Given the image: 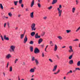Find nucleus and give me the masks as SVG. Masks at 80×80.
<instances>
[{"mask_svg": "<svg viewBox=\"0 0 80 80\" xmlns=\"http://www.w3.org/2000/svg\"><path fill=\"white\" fill-rule=\"evenodd\" d=\"M30 51L31 52H32L33 51V47L32 46H31L30 47Z\"/></svg>", "mask_w": 80, "mask_h": 80, "instance_id": "obj_17", "label": "nucleus"}, {"mask_svg": "<svg viewBox=\"0 0 80 80\" xmlns=\"http://www.w3.org/2000/svg\"><path fill=\"white\" fill-rule=\"evenodd\" d=\"M35 4V1L34 0H32L31 2V7H33V6Z\"/></svg>", "mask_w": 80, "mask_h": 80, "instance_id": "obj_8", "label": "nucleus"}, {"mask_svg": "<svg viewBox=\"0 0 80 80\" xmlns=\"http://www.w3.org/2000/svg\"><path fill=\"white\" fill-rule=\"evenodd\" d=\"M57 65H55L53 68V69L52 70V72H55L57 70Z\"/></svg>", "mask_w": 80, "mask_h": 80, "instance_id": "obj_9", "label": "nucleus"}, {"mask_svg": "<svg viewBox=\"0 0 80 80\" xmlns=\"http://www.w3.org/2000/svg\"><path fill=\"white\" fill-rule=\"evenodd\" d=\"M45 32H43L41 34V36H44V35H45Z\"/></svg>", "mask_w": 80, "mask_h": 80, "instance_id": "obj_34", "label": "nucleus"}, {"mask_svg": "<svg viewBox=\"0 0 80 80\" xmlns=\"http://www.w3.org/2000/svg\"><path fill=\"white\" fill-rule=\"evenodd\" d=\"M76 3H78L79 2H78V0H76Z\"/></svg>", "mask_w": 80, "mask_h": 80, "instance_id": "obj_56", "label": "nucleus"}, {"mask_svg": "<svg viewBox=\"0 0 80 80\" xmlns=\"http://www.w3.org/2000/svg\"><path fill=\"white\" fill-rule=\"evenodd\" d=\"M7 24H8V28H10V23H9V22H8L7 23Z\"/></svg>", "mask_w": 80, "mask_h": 80, "instance_id": "obj_35", "label": "nucleus"}, {"mask_svg": "<svg viewBox=\"0 0 80 80\" xmlns=\"http://www.w3.org/2000/svg\"><path fill=\"white\" fill-rule=\"evenodd\" d=\"M69 63L70 65L73 64V60H70L69 62Z\"/></svg>", "mask_w": 80, "mask_h": 80, "instance_id": "obj_18", "label": "nucleus"}, {"mask_svg": "<svg viewBox=\"0 0 80 80\" xmlns=\"http://www.w3.org/2000/svg\"><path fill=\"white\" fill-rule=\"evenodd\" d=\"M9 72H12V67L10 66L9 68Z\"/></svg>", "mask_w": 80, "mask_h": 80, "instance_id": "obj_29", "label": "nucleus"}, {"mask_svg": "<svg viewBox=\"0 0 80 80\" xmlns=\"http://www.w3.org/2000/svg\"><path fill=\"white\" fill-rule=\"evenodd\" d=\"M28 40V38H27V36H25L24 39V43H26V42H27Z\"/></svg>", "mask_w": 80, "mask_h": 80, "instance_id": "obj_7", "label": "nucleus"}, {"mask_svg": "<svg viewBox=\"0 0 80 80\" xmlns=\"http://www.w3.org/2000/svg\"><path fill=\"white\" fill-rule=\"evenodd\" d=\"M77 65L78 67H79L80 66V61H79L77 62Z\"/></svg>", "mask_w": 80, "mask_h": 80, "instance_id": "obj_26", "label": "nucleus"}, {"mask_svg": "<svg viewBox=\"0 0 80 80\" xmlns=\"http://www.w3.org/2000/svg\"><path fill=\"white\" fill-rule=\"evenodd\" d=\"M6 25H7V23H5L4 24V28H5Z\"/></svg>", "mask_w": 80, "mask_h": 80, "instance_id": "obj_49", "label": "nucleus"}, {"mask_svg": "<svg viewBox=\"0 0 80 80\" xmlns=\"http://www.w3.org/2000/svg\"><path fill=\"white\" fill-rule=\"evenodd\" d=\"M34 52L35 54H37V53H40V50L38 49V48H36L34 49Z\"/></svg>", "mask_w": 80, "mask_h": 80, "instance_id": "obj_6", "label": "nucleus"}, {"mask_svg": "<svg viewBox=\"0 0 80 80\" xmlns=\"http://www.w3.org/2000/svg\"><path fill=\"white\" fill-rule=\"evenodd\" d=\"M57 38H58V39H59L60 40H62V39H63V38L61 36H58L57 37Z\"/></svg>", "mask_w": 80, "mask_h": 80, "instance_id": "obj_19", "label": "nucleus"}, {"mask_svg": "<svg viewBox=\"0 0 80 80\" xmlns=\"http://www.w3.org/2000/svg\"><path fill=\"white\" fill-rule=\"evenodd\" d=\"M47 18V16L44 17L43 18V19H44V20H46Z\"/></svg>", "mask_w": 80, "mask_h": 80, "instance_id": "obj_45", "label": "nucleus"}, {"mask_svg": "<svg viewBox=\"0 0 80 80\" xmlns=\"http://www.w3.org/2000/svg\"><path fill=\"white\" fill-rule=\"evenodd\" d=\"M43 42V39L41 38L39 39L38 41V44H40Z\"/></svg>", "mask_w": 80, "mask_h": 80, "instance_id": "obj_11", "label": "nucleus"}, {"mask_svg": "<svg viewBox=\"0 0 80 80\" xmlns=\"http://www.w3.org/2000/svg\"><path fill=\"white\" fill-rule=\"evenodd\" d=\"M4 40H7L8 41V40H9V38L7 37L6 35H4Z\"/></svg>", "mask_w": 80, "mask_h": 80, "instance_id": "obj_10", "label": "nucleus"}, {"mask_svg": "<svg viewBox=\"0 0 80 80\" xmlns=\"http://www.w3.org/2000/svg\"><path fill=\"white\" fill-rule=\"evenodd\" d=\"M0 6L1 8L2 9V10H3V5L2 4H0Z\"/></svg>", "mask_w": 80, "mask_h": 80, "instance_id": "obj_27", "label": "nucleus"}, {"mask_svg": "<svg viewBox=\"0 0 80 80\" xmlns=\"http://www.w3.org/2000/svg\"><path fill=\"white\" fill-rule=\"evenodd\" d=\"M69 48L70 49V50H72V46H70L69 47Z\"/></svg>", "mask_w": 80, "mask_h": 80, "instance_id": "obj_48", "label": "nucleus"}, {"mask_svg": "<svg viewBox=\"0 0 80 80\" xmlns=\"http://www.w3.org/2000/svg\"><path fill=\"white\" fill-rule=\"evenodd\" d=\"M3 64V63H4V61H2L1 62Z\"/></svg>", "mask_w": 80, "mask_h": 80, "instance_id": "obj_61", "label": "nucleus"}, {"mask_svg": "<svg viewBox=\"0 0 80 80\" xmlns=\"http://www.w3.org/2000/svg\"><path fill=\"white\" fill-rule=\"evenodd\" d=\"M18 1H14V3L15 5L16 6H17V3H18Z\"/></svg>", "mask_w": 80, "mask_h": 80, "instance_id": "obj_23", "label": "nucleus"}, {"mask_svg": "<svg viewBox=\"0 0 80 80\" xmlns=\"http://www.w3.org/2000/svg\"><path fill=\"white\" fill-rule=\"evenodd\" d=\"M31 35L32 37H33L35 35V37L36 38H40L41 37L40 36H38V33H37L35 34V32H32Z\"/></svg>", "mask_w": 80, "mask_h": 80, "instance_id": "obj_1", "label": "nucleus"}, {"mask_svg": "<svg viewBox=\"0 0 80 80\" xmlns=\"http://www.w3.org/2000/svg\"><path fill=\"white\" fill-rule=\"evenodd\" d=\"M9 65V62H8L7 63V66H6V68H7L8 67V65Z\"/></svg>", "mask_w": 80, "mask_h": 80, "instance_id": "obj_50", "label": "nucleus"}, {"mask_svg": "<svg viewBox=\"0 0 80 80\" xmlns=\"http://www.w3.org/2000/svg\"><path fill=\"white\" fill-rule=\"evenodd\" d=\"M65 47H66V46H64L62 47V48H65Z\"/></svg>", "mask_w": 80, "mask_h": 80, "instance_id": "obj_58", "label": "nucleus"}, {"mask_svg": "<svg viewBox=\"0 0 80 80\" xmlns=\"http://www.w3.org/2000/svg\"><path fill=\"white\" fill-rule=\"evenodd\" d=\"M9 65V62H8L7 63V66H6V68H7L8 67V65Z\"/></svg>", "mask_w": 80, "mask_h": 80, "instance_id": "obj_51", "label": "nucleus"}, {"mask_svg": "<svg viewBox=\"0 0 80 80\" xmlns=\"http://www.w3.org/2000/svg\"><path fill=\"white\" fill-rule=\"evenodd\" d=\"M1 38L2 40V41H4V39H3V37L2 35H1Z\"/></svg>", "mask_w": 80, "mask_h": 80, "instance_id": "obj_40", "label": "nucleus"}, {"mask_svg": "<svg viewBox=\"0 0 80 80\" xmlns=\"http://www.w3.org/2000/svg\"><path fill=\"white\" fill-rule=\"evenodd\" d=\"M45 51L47 52V48H45Z\"/></svg>", "mask_w": 80, "mask_h": 80, "instance_id": "obj_63", "label": "nucleus"}, {"mask_svg": "<svg viewBox=\"0 0 80 80\" xmlns=\"http://www.w3.org/2000/svg\"><path fill=\"white\" fill-rule=\"evenodd\" d=\"M72 73V70H71L67 73V75H68L69 73Z\"/></svg>", "mask_w": 80, "mask_h": 80, "instance_id": "obj_25", "label": "nucleus"}, {"mask_svg": "<svg viewBox=\"0 0 80 80\" xmlns=\"http://www.w3.org/2000/svg\"><path fill=\"white\" fill-rule=\"evenodd\" d=\"M63 79L64 80H66V77H64L63 78Z\"/></svg>", "mask_w": 80, "mask_h": 80, "instance_id": "obj_62", "label": "nucleus"}, {"mask_svg": "<svg viewBox=\"0 0 80 80\" xmlns=\"http://www.w3.org/2000/svg\"><path fill=\"white\" fill-rule=\"evenodd\" d=\"M31 28H32V31H35L36 30V28H35V24L33 23L31 25Z\"/></svg>", "mask_w": 80, "mask_h": 80, "instance_id": "obj_5", "label": "nucleus"}, {"mask_svg": "<svg viewBox=\"0 0 80 80\" xmlns=\"http://www.w3.org/2000/svg\"><path fill=\"white\" fill-rule=\"evenodd\" d=\"M79 40L78 39H74V40H73V42H77V41H78Z\"/></svg>", "mask_w": 80, "mask_h": 80, "instance_id": "obj_36", "label": "nucleus"}, {"mask_svg": "<svg viewBox=\"0 0 80 80\" xmlns=\"http://www.w3.org/2000/svg\"><path fill=\"white\" fill-rule=\"evenodd\" d=\"M76 70H73V72L74 73H75V72H76Z\"/></svg>", "mask_w": 80, "mask_h": 80, "instance_id": "obj_60", "label": "nucleus"}, {"mask_svg": "<svg viewBox=\"0 0 80 80\" xmlns=\"http://www.w3.org/2000/svg\"><path fill=\"white\" fill-rule=\"evenodd\" d=\"M80 27H79L78 29L76 30V32H78V31H79V30H80Z\"/></svg>", "mask_w": 80, "mask_h": 80, "instance_id": "obj_38", "label": "nucleus"}, {"mask_svg": "<svg viewBox=\"0 0 80 80\" xmlns=\"http://www.w3.org/2000/svg\"><path fill=\"white\" fill-rule=\"evenodd\" d=\"M2 73L3 74L4 77H5V73L4 72H2Z\"/></svg>", "mask_w": 80, "mask_h": 80, "instance_id": "obj_55", "label": "nucleus"}, {"mask_svg": "<svg viewBox=\"0 0 80 80\" xmlns=\"http://www.w3.org/2000/svg\"><path fill=\"white\" fill-rule=\"evenodd\" d=\"M75 8H73L72 9V13H74L75 12Z\"/></svg>", "mask_w": 80, "mask_h": 80, "instance_id": "obj_24", "label": "nucleus"}, {"mask_svg": "<svg viewBox=\"0 0 80 80\" xmlns=\"http://www.w3.org/2000/svg\"><path fill=\"white\" fill-rule=\"evenodd\" d=\"M79 48H80V43H79Z\"/></svg>", "mask_w": 80, "mask_h": 80, "instance_id": "obj_64", "label": "nucleus"}, {"mask_svg": "<svg viewBox=\"0 0 80 80\" xmlns=\"http://www.w3.org/2000/svg\"><path fill=\"white\" fill-rule=\"evenodd\" d=\"M58 0H53L52 2V5H54V4H55V3L57 2Z\"/></svg>", "mask_w": 80, "mask_h": 80, "instance_id": "obj_13", "label": "nucleus"}, {"mask_svg": "<svg viewBox=\"0 0 80 80\" xmlns=\"http://www.w3.org/2000/svg\"><path fill=\"white\" fill-rule=\"evenodd\" d=\"M33 41H31L29 42V44H31V45H33Z\"/></svg>", "mask_w": 80, "mask_h": 80, "instance_id": "obj_33", "label": "nucleus"}, {"mask_svg": "<svg viewBox=\"0 0 80 80\" xmlns=\"http://www.w3.org/2000/svg\"><path fill=\"white\" fill-rule=\"evenodd\" d=\"M59 9H61V8H62V5H59Z\"/></svg>", "mask_w": 80, "mask_h": 80, "instance_id": "obj_46", "label": "nucleus"}, {"mask_svg": "<svg viewBox=\"0 0 80 80\" xmlns=\"http://www.w3.org/2000/svg\"><path fill=\"white\" fill-rule=\"evenodd\" d=\"M54 74L55 75H57V74H58V73L56 72H54Z\"/></svg>", "mask_w": 80, "mask_h": 80, "instance_id": "obj_59", "label": "nucleus"}, {"mask_svg": "<svg viewBox=\"0 0 80 80\" xmlns=\"http://www.w3.org/2000/svg\"><path fill=\"white\" fill-rule=\"evenodd\" d=\"M32 61H35L36 65H38L39 64V62H38V60L36 59H35V57H32Z\"/></svg>", "mask_w": 80, "mask_h": 80, "instance_id": "obj_3", "label": "nucleus"}, {"mask_svg": "<svg viewBox=\"0 0 80 80\" xmlns=\"http://www.w3.org/2000/svg\"><path fill=\"white\" fill-rule=\"evenodd\" d=\"M60 69H58V71L57 72V73H59L60 72Z\"/></svg>", "mask_w": 80, "mask_h": 80, "instance_id": "obj_52", "label": "nucleus"}, {"mask_svg": "<svg viewBox=\"0 0 80 80\" xmlns=\"http://www.w3.org/2000/svg\"><path fill=\"white\" fill-rule=\"evenodd\" d=\"M73 52V49H72V50L71 49L69 50V52L70 53H71V52Z\"/></svg>", "mask_w": 80, "mask_h": 80, "instance_id": "obj_37", "label": "nucleus"}, {"mask_svg": "<svg viewBox=\"0 0 80 80\" xmlns=\"http://www.w3.org/2000/svg\"><path fill=\"white\" fill-rule=\"evenodd\" d=\"M33 12H32L30 14V17L32 18H33L34 17V16H33Z\"/></svg>", "mask_w": 80, "mask_h": 80, "instance_id": "obj_14", "label": "nucleus"}, {"mask_svg": "<svg viewBox=\"0 0 80 80\" xmlns=\"http://www.w3.org/2000/svg\"><path fill=\"white\" fill-rule=\"evenodd\" d=\"M56 56L57 57L58 59H60V57H59V56L58 55H56Z\"/></svg>", "mask_w": 80, "mask_h": 80, "instance_id": "obj_42", "label": "nucleus"}, {"mask_svg": "<svg viewBox=\"0 0 80 80\" xmlns=\"http://www.w3.org/2000/svg\"><path fill=\"white\" fill-rule=\"evenodd\" d=\"M50 46L51 47H52L53 46V42H52V41H50L49 43Z\"/></svg>", "mask_w": 80, "mask_h": 80, "instance_id": "obj_21", "label": "nucleus"}, {"mask_svg": "<svg viewBox=\"0 0 80 80\" xmlns=\"http://www.w3.org/2000/svg\"><path fill=\"white\" fill-rule=\"evenodd\" d=\"M6 58L7 59H9L10 58H11V55L10 54H8L6 56Z\"/></svg>", "mask_w": 80, "mask_h": 80, "instance_id": "obj_12", "label": "nucleus"}, {"mask_svg": "<svg viewBox=\"0 0 80 80\" xmlns=\"http://www.w3.org/2000/svg\"><path fill=\"white\" fill-rule=\"evenodd\" d=\"M66 32L67 33H69L70 32H71V30H66Z\"/></svg>", "mask_w": 80, "mask_h": 80, "instance_id": "obj_30", "label": "nucleus"}, {"mask_svg": "<svg viewBox=\"0 0 80 80\" xmlns=\"http://www.w3.org/2000/svg\"><path fill=\"white\" fill-rule=\"evenodd\" d=\"M15 46H11L10 47V49H9V51L10 52H15Z\"/></svg>", "mask_w": 80, "mask_h": 80, "instance_id": "obj_2", "label": "nucleus"}, {"mask_svg": "<svg viewBox=\"0 0 80 80\" xmlns=\"http://www.w3.org/2000/svg\"><path fill=\"white\" fill-rule=\"evenodd\" d=\"M44 56H45V55H44V53H42V57H44Z\"/></svg>", "mask_w": 80, "mask_h": 80, "instance_id": "obj_53", "label": "nucleus"}, {"mask_svg": "<svg viewBox=\"0 0 80 80\" xmlns=\"http://www.w3.org/2000/svg\"><path fill=\"white\" fill-rule=\"evenodd\" d=\"M48 8L49 10H51V8H52V6H51L50 7Z\"/></svg>", "mask_w": 80, "mask_h": 80, "instance_id": "obj_39", "label": "nucleus"}, {"mask_svg": "<svg viewBox=\"0 0 80 80\" xmlns=\"http://www.w3.org/2000/svg\"><path fill=\"white\" fill-rule=\"evenodd\" d=\"M37 5L38 7H39V8H41V7H42V6H41V4H40V3H38Z\"/></svg>", "mask_w": 80, "mask_h": 80, "instance_id": "obj_20", "label": "nucleus"}, {"mask_svg": "<svg viewBox=\"0 0 80 80\" xmlns=\"http://www.w3.org/2000/svg\"><path fill=\"white\" fill-rule=\"evenodd\" d=\"M24 35H25L24 34H21V39H23V38Z\"/></svg>", "mask_w": 80, "mask_h": 80, "instance_id": "obj_22", "label": "nucleus"}, {"mask_svg": "<svg viewBox=\"0 0 80 80\" xmlns=\"http://www.w3.org/2000/svg\"><path fill=\"white\" fill-rule=\"evenodd\" d=\"M57 48H57V45L55 44V45L54 51L56 52V51L57 50Z\"/></svg>", "mask_w": 80, "mask_h": 80, "instance_id": "obj_16", "label": "nucleus"}, {"mask_svg": "<svg viewBox=\"0 0 80 80\" xmlns=\"http://www.w3.org/2000/svg\"><path fill=\"white\" fill-rule=\"evenodd\" d=\"M21 7H22V8H23V4H21Z\"/></svg>", "mask_w": 80, "mask_h": 80, "instance_id": "obj_54", "label": "nucleus"}, {"mask_svg": "<svg viewBox=\"0 0 80 80\" xmlns=\"http://www.w3.org/2000/svg\"><path fill=\"white\" fill-rule=\"evenodd\" d=\"M8 15L9 16V17H11L12 16V14L11 12H9L8 13Z\"/></svg>", "mask_w": 80, "mask_h": 80, "instance_id": "obj_28", "label": "nucleus"}, {"mask_svg": "<svg viewBox=\"0 0 80 80\" xmlns=\"http://www.w3.org/2000/svg\"><path fill=\"white\" fill-rule=\"evenodd\" d=\"M23 0H19L18 1L19 4H22Z\"/></svg>", "mask_w": 80, "mask_h": 80, "instance_id": "obj_31", "label": "nucleus"}, {"mask_svg": "<svg viewBox=\"0 0 80 80\" xmlns=\"http://www.w3.org/2000/svg\"><path fill=\"white\" fill-rule=\"evenodd\" d=\"M72 57H73V55H71V56H69V60H71L72 58Z\"/></svg>", "mask_w": 80, "mask_h": 80, "instance_id": "obj_32", "label": "nucleus"}, {"mask_svg": "<svg viewBox=\"0 0 80 80\" xmlns=\"http://www.w3.org/2000/svg\"><path fill=\"white\" fill-rule=\"evenodd\" d=\"M57 10L58 11V14L59 17H61V15H62V9H60L59 8H57Z\"/></svg>", "mask_w": 80, "mask_h": 80, "instance_id": "obj_4", "label": "nucleus"}, {"mask_svg": "<svg viewBox=\"0 0 80 80\" xmlns=\"http://www.w3.org/2000/svg\"><path fill=\"white\" fill-rule=\"evenodd\" d=\"M18 59H16L14 61V63H16L18 61Z\"/></svg>", "mask_w": 80, "mask_h": 80, "instance_id": "obj_41", "label": "nucleus"}, {"mask_svg": "<svg viewBox=\"0 0 80 80\" xmlns=\"http://www.w3.org/2000/svg\"><path fill=\"white\" fill-rule=\"evenodd\" d=\"M49 62H53V61H52V59H49Z\"/></svg>", "mask_w": 80, "mask_h": 80, "instance_id": "obj_44", "label": "nucleus"}, {"mask_svg": "<svg viewBox=\"0 0 80 80\" xmlns=\"http://www.w3.org/2000/svg\"><path fill=\"white\" fill-rule=\"evenodd\" d=\"M75 70H80V68H76Z\"/></svg>", "mask_w": 80, "mask_h": 80, "instance_id": "obj_43", "label": "nucleus"}, {"mask_svg": "<svg viewBox=\"0 0 80 80\" xmlns=\"http://www.w3.org/2000/svg\"><path fill=\"white\" fill-rule=\"evenodd\" d=\"M30 72L31 73H34V72H35V70L34 69L31 68L30 70Z\"/></svg>", "mask_w": 80, "mask_h": 80, "instance_id": "obj_15", "label": "nucleus"}, {"mask_svg": "<svg viewBox=\"0 0 80 80\" xmlns=\"http://www.w3.org/2000/svg\"><path fill=\"white\" fill-rule=\"evenodd\" d=\"M44 46V45H43V44L41 45V46L42 47V48H43V47Z\"/></svg>", "mask_w": 80, "mask_h": 80, "instance_id": "obj_57", "label": "nucleus"}, {"mask_svg": "<svg viewBox=\"0 0 80 80\" xmlns=\"http://www.w3.org/2000/svg\"><path fill=\"white\" fill-rule=\"evenodd\" d=\"M25 10L26 12H28V11H29V9H28V8H26Z\"/></svg>", "mask_w": 80, "mask_h": 80, "instance_id": "obj_47", "label": "nucleus"}]
</instances>
